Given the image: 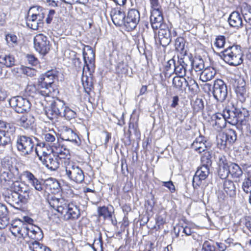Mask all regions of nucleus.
<instances>
[{
    "label": "nucleus",
    "instance_id": "f257e3e1",
    "mask_svg": "<svg viewBox=\"0 0 251 251\" xmlns=\"http://www.w3.org/2000/svg\"><path fill=\"white\" fill-rule=\"evenodd\" d=\"M248 110L243 107H238L233 105L231 108L224 109L223 113H216L211 117V124L217 130H221L226 126V122L236 126L239 130H242L249 117Z\"/></svg>",
    "mask_w": 251,
    "mask_h": 251
},
{
    "label": "nucleus",
    "instance_id": "f03ea898",
    "mask_svg": "<svg viewBox=\"0 0 251 251\" xmlns=\"http://www.w3.org/2000/svg\"><path fill=\"white\" fill-rule=\"evenodd\" d=\"M58 73L56 70H50L41 76L38 81L37 90L39 95L43 97L49 96L53 90L52 85Z\"/></svg>",
    "mask_w": 251,
    "mask_h": 251
},
{
    "label": "nucleus",
    "instance_id": "7ed1b4c3",
    "mask_svg": "<svg viewBox=\"0 0 251 251\" xmlns=\"http://www.w3.org/2000/svg\"><path fill=\"white\" fill-rule=\"evenodd\" d=\"M45 13L42 7L33 6L28 11V15L26 19L27 26L33 30H37L39 27L43 26V20Z\"/></svg>",
    "mask_w": 251,
    "mask_h": 251
},
{
    "label": "nucleus",
    "instance_id": "20e7f679",
    "mask_svg": "<svg viewBox=\"0 0 251 251\" xmlns=\"http://www.w3.org/2000/svg\"><path fill=\"white\" fill-rule=\"evenodd\" d=\"M35 143L32 137L25 135L18 136L16 139V147L21 154L27 156L33 152Z\"/></svg>",
    "mask_w": 251,
    "mask_h": 251
},
{
    "label": "nucleus",
    "instance_id": "39448f33",
    "mask_svg": "<svg viewBox=\"0 0 251 251\" xmlns=\"http://www.w3.org/2000/svg\"><path fill=\"white\" fill-rule=\"evenodd\" d=\"M66 105L64 101L56 99L50 106L44 109L45 114L50 120L57 119L62 116Z\"/></svg>",
    "mask_w": 251,
    "mask_h": 251
},
{
    "label": "nucleus",
    "instance_id": "423d86ee",
    "mask_svg": "<svg viewBox=\"0 0 251 251\" xmlns=\"http://www.w3.org/2000/svg\"><path fill=\"white\" fill-rule=\"evenodd\" d=\"M65 175L71 181L76 183H81L84 179V175L82 169L73 162L69 163L64 167Z\"/></svg>",
    "mask_w": 251,
    "mask_h": 251
},
{
    "label": "nucleus",
    "instance_id": "0eeeda50",
    "mask_svg": "<svg viewBox=\"0 0 251 251\" xmlns=\"http://www.w3.org/2000/svg\"><path fill=\"white\" fill-rule=\"evenodd\" d=\"M9 104L17 113L28 112L31 104L28 100L21 96L14 97L9 100Z\"/></svg>",
    "mask_w": 251,
    "mask_h": 251
},
{
    "label": "nucleus",
    "instance_id": "6e6552de",
    "mask_svg": "<svg viewBox=\"0 0 251 251\" xmlns=\"http://www.w3.org/2000/svg\"><path fill=\"white\" fill-rule=\"evenodd\" d=\"M213 95L217 101L223 102L227 95L226 84L222 79L215 80L213 87Z\"/></svg>",
    "mask_w": 251,
    "mask_h": 251
},
{
    "label": "nucleus",
    "instance_id": "1a4fd4ad",
    "mask_svg": "<svg viewBox=\"0 0 251 251\" xmlns=\"http://www.w3.org/2000/svg\"><path fill=\"white\" fill-rule=\"evenodd\" d=\"M185 40L184 38L178 37L175 40V49L178 52H179L180 55L177 56H174L173 57L167 61V63H176V59H177V63H184V56L186 55L187 50L185 48Z\"/></svg>",
    "mask_w": 251,
    "mask_h": 251
},
{
    "label": "nucleus",
    "instance_id": "9d476101",
    "mask_svg": "<svg viewBox=\"0 0 251 251\" xmlns=\"http://www.w3.org/2000/svg\"><path fill=\"white\" fill-rule=\"evenodd\" d=\"M47 200L50 205L61 215L70 203L68 200L61 197L57 198L52 194L49 195Z\"/></svg>",
    "mask_w": 251,
    "mask_h": 251
},
{
    "label": "nucleus",
    "instance_id": "9b49d317",
    "mask_svg": "<svg viewBox=\"0 0 251 251\" xmlns=\"http://www.w3.org/2000/svg\"><path fill=\"white\" fill-rule=\"evenodd\" d=\"M139 12L135 9H130L125 21V27L128 31L134 30L140 21Z\"/></svg>",
    "mask_w": 251,
    "mask_h": 251
},
{
    "label": "nucleus",
    "instance_id": "f8f14e48",
    "mask_svg": "<svg viewBox=\"0 0 251 251\" xmlns=\"http://www.w3.org/2000/svg\"><path fill=\"white\" fill-rule=\"evenodd\" d=\"M34 44L35 50L41 54H47L50 50V42L47 37L43 34H38L35 37Z\"/></svg>",
    "mask_w": 251,
    "mask_h": 251
},
{
    "label": "nucleus",
    "instance_id": "ddd939ff",
    "mask_svg": "<svg viewBox=\"0 0 251 251\" xmlns=\"http://www.w3.org/2000/svg\"><path fill=\"white\" fill-rule=\"evenodd\" d=\"M27 227L28 225L25 222L18 219L13 222L9 229L12 234L15 237L19 238H25Z\"/></svg>",
    "mask_w": 251,
    "mask_h": 251
},
{
    "label": "nucleus",
    "instance_id": "4468645a",
    "mask_svg": "<svg viewBox=\"0 0 251 251\" xmlns=\"http://www.w3.org/2000/svg\"><path fill=\"white\" fill-rule=\"evenodd\" d=\"M241 47L239 46H232L228 47L222 51V57L226 63H229L231 60H233L234 58H238L242 63Z\"/></svg>",
    "mask_w": 251,
    "mask_h": 251
},
{
    "label": "nucleus",
    "instance_id": "2eb2a0df",
    "mask_svg": "<svg viewBox=\"0 0 251 251\" xmlns=\"http://www.w3.org/2000/svg\"><path fill=\"white\" fill-rule=\"evenodd\" d=\"M230 162L228 161L226 157L220 154L218 157V174L222 179L226 178L230 174L229 165Z\"/></svg>",
    "mask_w": 251,
    "mask_h": 251
},
{
    "label": "nucleus",
    "instance_id": "dca6fc26",
    "mask_svg": "<svg viewBox=\"0 0 251 251\" xmlns=\"http://www.w3.org/2000/svg\"><path fill=\"white\" fill-rule=\"evenodd\" d=\"M80 215L78 206L70 202L62 214V217L65 221L77 219Z\"/></svg>",
    "mask_w": 251,
    "mask_h": 251
},
{
    "label": "nucleus",
    "instance_id": "f3484780",
    "mask_svg": "<svg viewBox=\"0 0 251 251\" xmlns=\"http://www.w3.org/2000/svg\"><path fill=\"white\" fill-rule=\"evenodd\" d=\"M209 174V166L202 165L196 171L193 179L194 188L201 185L202 180L206 179Z\"/></svg>",
    "mask_w": 251,
    "mask_h": 251
},
{
    "label": "nucleus",
    "instance_id": "a211bd4d",
    "mask_svg": "<svg viewBox=\"0 0 251 251\" xmlns=\"http://www.w3.org/2000/svg\"><path fill=\"white\" fill-rule=\"evenodd\" d=\"M61 139L63 140L71 142L75 145L78 146L81 140L77 135L71 128L64 127L61 133Z\"/></svg>",
    "mask_w": 251,
    "mask_h": 251
},
{
    "label": "nucleus",
    "instance_id": "6ab92c4d",
    "mask_svg": "<svg viewBox=\"0 0 251 251\" xmlns=\"http://www.w3.org/2000/svg\"><path fill=\"white\" fill-rule=\"evenodd\" d=\"M41 162L48 169L55 171L59 168L61 161L51 152V155L45 156L41 159Z\"/></svg>",
    "mask_w": 251,
    "mask_h": 251
},
{
    "label": "nucleus",
    "instance_id": "aec40b11",
    "mask_svg": "<svg viewBox=\"0 0 251 251\" xmlns=\"http://www.w3.org/2000/svg\"><path fill=\"white\" fill-rule=\"evenodd\" d=\"M24 176L26 178L28 182L36 190L39 192H43L44 191V182L42 183V181H40L32 173L28 171L24 172Z\"/></svg>",
    "mask_w": 251,
    "mask_h": 251
},
{
    "label": "nucleus",
    "instance_id": "412c9836",
    "mask_svg": "<svg viewBox=\"0 0 251 251\" xmlns=\"http://www.w3.org/2000/svg\"><path fill=\"white\" fill-rule=\"evenodd\" d=\"M51 152L57 156L62 161V159H66L70 155L69 150L63 146H61L57 141L56 145H51Z\"/></svg>",
    "mask_w": 251,
    "mask_h": 251
},
{
    "label": "nucleus",
    "instance_id": "4be33fe9",
    "mask_svg": "<svg viewBox=\"0 0 251 251\" xmlns=\"http://www.w3.org/2000/svg\"><path fill=\"white\" fill-rule=\"evenodd\" d=\"M192 147L195 150L201 153L208 150L211 147V144L207 141H203V137L200 136L197 138L192 144Z\"/></svg>",
    "mask_w": 251,
    "mask_h": 251
},
{
    "label": "nucleus",
    "instance_id": "5701e85b",
    "mask_svg": "<svg viewBox=\"0 0 251 251\" xmlns=\"http://www.w3.org/2000/svg\"><path fill=\"white\" fill-rule=\"evenodd\" d=\"M34 240L39 241L43 238V234L42 230L38 226H33L32 225L28 226L25 237Z\"/></svg>",
    "mask_w": 251,
    "mask_h": 251
},
{
    "label": "nucleus",
    "instance_id": "b1692460",
    "mask_svg": "<svg viewBox=\"0 0 251 251\" xmlns=\"http://www.w3.org/2000/svg\"><path fill=\"white\" fill-rule=\"evenodd\" d=\"M111 19L113 23L116 26H125L126 15L123 10L121 9H115L112 12Z\"/></svg>",
    "mask_w": 251,
    "mask_h": 251
},
{
    "label": "nucleus",
    "instance_id": "393cba45",
    "mask_svg": "<svg viewBox=\"0 0 251 251\" xmlns=\"http://www.w3.org/2000/svg\"><path fill=\"white\" fill-rule=\"evenodd\" d=\"M245 85L246 83L242 78H239L235 80L234 84L235 91L241 101H244L245 100V96L246 93Z\"/></svg>",
    "mask_w": 251,
    "mask_h": 251
},
{
    "label": "nucleus",
    "instance_id": "a878e982",
    "mask_svg": "<svg viewBox=\"0 0 251 251\" xmlns=\"http://www.w3.org/2000/svg\"><path fill=\"white\" fill-rule=\"evenodd\" d=\"M228 22L231 26L237 29L243 25L242 15L237 11H234L230 14Z\"/></svg>",
    "mask_w": 251,
    "mask_h": 251
},
{
    "label": "nucleus",
    "instance_id": "bb28decb",
    "mask_svg": "<svg viewBox=\"0 0 251 251\" xmlns=\"http://www.w3.org/2000/svg\"><path fill=\"white\" fill-rule=\"evenodd\" d=\"M35 119L34 117L28 114L24 115L18 121V124L25 129L32 127L34 123Z\"/></svg>",
    "mask_w": 251,
    "mask_h": 251
},
{
    "label": "nucleus",
    "instance_id": "cd10ccee",
    "mask_svg": "<svg viewBox=\"0 0 251 251\" xmlns=\"http://www.w3.org/2000/svg\"><path fill=\"white\" fill-rule=\"evenodd\" d=\"M160 44L162 46L168 45L171 42V33L169 29H160L158 33Z\"/></svg>",
    "mask_w": 251,
    "mask_h": 251
},
{
    "label": "nucleus",
    "instance_id": "c85d7f7f",
    "mask_svg": "<svg viewBox=\"0 0 251 251\" xmlns=\"http://www.w3.org/2000/svg\"><path fill=\"white\" fill-rule=\"evenodd\" d=\"M8 210L6 205L0 203V228H4L9 223Z\"/></svg>",
    "mask_w": 251,
    "mask_h": 251
},
{
    "label": "nucleus",
    "instance_id": "c756f323",
    "mask_svg": "<svg viewBox=\"0 0 251 251\" xmlns=\"http://www.w3.org/2000/svg\"><path fill=\"white\" fill-rule=\"evenodd\" d=\"M216 71L213 67H207L201 73V78L204 82L211 80L215 75Z\"/></svg>",
    "mask_w": 251,
    "mask_h": 251
},
{
    "label": "nucleus",
    "instance_id": "7c9ffc66",
    "mask_svg": "<svg viewBox=\"0 0 251 251\" xmlns=\"http://www.w3.org/2000/svg\"><path fill=\"white\" fill-rule=\"evenodd\" d=\"M44 188L50 190L52 193V190H58L60 185L56 179L50 177L44 180Z\"/></svg>",
    "mask_w": 251,
    "mask_h": 251
},
{
    "label": "nucleus",
    "instance_id": "2f4dec72",
    "mask_svg": "<svg viewBox=\"0 0 251 251\" xmlns=\"http://www.w3.org/2000/svg\"><path fill=\"white\" fill-rule=\"evenodd\" d=\"M224 189L230 197L236 196V186L234 183L230 180H226L224 183Z\"/></svg>",
    "mask_w": 251,
    "mask_h": 251
},
{
    "label": "nucleus",
    "instance_id": "473e14b6",
    "mask_svg": "<svg viewBox=\"0 0 251 251\" xmlns=\"http://www.w3.org/2000/svg\"><path fill=\"white\" fill-rule=\"evenodd\" d=\"M242 13L245 21L248 24L245 26L246 32H251V7L247 6L244 9L242 10Z\"/></svg>",
    "mask_w": 251,
    "mask_h": 251
},
{
    "label": "nucleus",
    "instance_id": "72a5a7b5",
    "mask_svg": "<svg viewBox=\"0 0 251 251\" xmlns=\"http://www.w3.org/2000/svg\"><path fill=\"white\" fill-rule=\"evenodd\" d=\"M12 192H15L16 193L25 192V190L28 189L25 187V184L19 181L13 180L10 183H9L8 185Z\"/></svg>",
    "mask_w": 251,
    "mask_h": 251
},
{
    "label": "nucleus",
    "instance_id": "f704fd0d",
    "mask_svg": "<svg viewBox=\"0 0 251 251\" xmlns=\"http://www.w3.org/2000/svg\"><path fill=\"white\" fill-rule=\"evenodd\" d=\"M230 175L233 178H239L243 174V171L240 166L235 163L230 162V164H229Z\"/></svg>",
    "mask_w": 251,
    "mask_h": 251
},
{
    "label": "nucleus",
    "instance_id": "c9c22d12",
    "mask_svg": "<svg viewBox=\"0 0 251 251\" xmlns=\"http://www.w3.org/2000/svg\"><path fill=\"white\" fill-rule=\"evenodd\" d=\"M186 84L192 95H195L199 92V86L195 79L188 77L186 80Z\"/></svg>",
    "mask_w": 251,
    "mask_h": 251
},
{
    "label": "nucleus",
    "instance_id": "e433bc0d",
    "mask_svg": "<svg viewBox=\"0 0 251 251\" xmlns=\"http://www.w3.org/2000/svg\"><path fill=\"white\" fill-rule=\"evenodd\" d=\"M19 193L11 191L6 197L7 201L14 207L20 206V200L19 199Z\"/></svg>",
    "mask_w": 251,
    "mask_h": 251
},
{
    "label": "nucleus",
    "instance_id": "4c0bfd02",
    "mask_svg": "<svg viewBox=\"0 0 251 251\" xmlns=\"http://www.w3.org/2000/svg\"><path fill=\"white\" fill-rule=\"evenodd\" d=\"M84 63H93L95 60V54L92 49H89L83 52Z\"/></svg>",
    "mask_w": 251,
    "mask_h": 251
},
{
    "label": "nucleus",
    "instance_id": "58836bf2",
    "mask_svg": "<svg viewBox=\"0 0 251 251\" xmlns=\"http://www.w3.org/2000/svg\"><path fill=\"white\" fill-rule=\"evenodd\" d=\"M43 136L45 141L49 144H52V145H56V144L54 143L56 141V134L54 132L52 133H45L43 134Z\"/></svg>",
    "mask_w": 251,
    "mask_h": 251
},
{
    "label": "nucleus",
    "instance_id": "ea45409f",
    "mask_svg": "<svg viewBox=\"0 0 251 251\" xmlns=\"http://www.w3.org/2000/svg\"><path fill=\"white\" fill-rule=\"evenodd\" d=\"M98 213L100 217H102L104 219L112 217V213L105 206L98 207Z\"/></svg>",
    "mask_w": 251,
    "mask_h": 251
},
{
    "label": "nucleus",
    "instance_id": "a19ab883",
    "mask_svg": "<svg viewBox=\"0 0 251 251\" xmlns=\"http://www.w3.org/2000/svg\"><path fill=\"white\" fill-rule=\"evenodd\" d=\"M13 175L12 173L4 171L0 175V179L1 181H4L8 185L9 183H11L13 180Z\"/></svg>",
    "mask_w": 251,
    "mask_h": 251
},
{
    "label": "nucleus",
    "instance_id": "79ce46f5",
    "mask_svg": "<svg viewBox=\"0 0 251 251\" xmlns=\"http://www.w3.org/2000/svg\"><path fill=\"white\" fill-rule=\"evenodd\" d=\"M76 117V113L75 111L66 106L62 117H64L67 120H70L75 118Z\"/></svg>",
    "mask_w": 251,
    "mask_h": 251
},
{
    "label": "nucleus",
    "instance_id": "37998d69",
    "mask_svg": "<svg viewBox=\"0 0 251 251\" xmlns=\"http://www.w3.org/2000/svg\"><path fill=\"white\" fill-rule=\"evenodd\" d=\"M225 135L226 136L228 143L229 144L234 143L237 139V135L235 131L232 129H228L226 132L225 133Z\"/></svg>",
    "mask_w": 251,
    "mask_h": 251
},
{
    "label": "nucleus",
    "instance_id": "c03bdc74",
    "mask_svg": "<svg viewBox=\"0 0 251 251\" xmlns=\"http://www.w3.org/2000/svg\"><path fill=\"white\" fill-rule=\"evenodd\" d=\"M212 154L208 151H206L204 152V154L201 157V161L203 165H206L209 166L212 163Z\"/></svg>",
    "mask_w": 251,
    "mask_h": 251
},
{
    "label": "nucleus",
    "instance_id": "a18cd8bd",
    "mask_svg": "<svg viewBox=\"0 0 251 251\" xmlns=\"http://www.w3.org/2000/svg\"><path fill=\"white\" fill-rule=\"evenodd\" d=\"M217 144L220 149H224L228 143L225 133L220 134L217 137Z\"/></svg>",
    "mask_w": 251,
    "mask_h": 251
},
{
    "label": "nucleus",
    "instance_id": "49530a36",
    "mask_svg": "<svg viewBox=\"0 0 251 251\" xmlns=\"http://www.w3.org/2000/svg\"><path fill=\"white\" fill-rule=\"evenodd\" d=\"M186 64H174L175 67V72L176 74L182 76L186 74V69L185 65Z\"/></svg>",
    "mask_w": 251,
    "mask_h": 251
},
{
    "label": "nucleus",
    "instance_id": "de8ad7c7",
    "mask_svg": "<svg viewBox=\"0 0 251 251\" xmlns=\"http://www.w3.org/2000/svg\"><path fill=\"white\" fill-rule=\"evenodd\" d=\"M150 21L151 26L153 29H157L160 28L163 22V18L158 17L156 18H151Z\"/></svg>",
    "mask_w": 251,
    "mask_h": 251
},
{
    "label": "nucleus",
    "instance_id": "09e8293b",
    "mask_svg": "<svg viewBox=\"0 0 251 251\" xmlns=\"http://www.w3.org/2000/svg\"><path fill=\"white\" fill-rule=\"evenodd\" d=\"M45 246L37 240L31 242L29 244V248L32 251H42Z\"/></svg>",
    "mask_w": 251,
    "mask_h": 251
},
{
    "label": "nucleus",
    "instance_id": "8fccbe9b",
    "mask_svg": "<svg viewBox=\"0 0 251 251\" xmlns=\"http://www.w3.org/2000/svg\"><path fill=\"white\" fill-rule=\"evenodd\" d=\"M15 131V126L11 124L6 123L2 130H0V132H4L5 134L8 135L10 137Z\"/></svg>",
    "mask_w": 251,
    "mask_h": 251
},
{
    "label": "nucleus",
    "instance_id": "3c124183",
    "mask_svg": "<svg viewBox=\"0 0 251 251\" xmlns=\"http://www.w3.org/2000/svg\"><path fill=\"white\" fill-rule=\"evenodd\" d=\"M193 106L194 110L199 112L204 108L203 101L201 99L197 98L193 102Z\"/></svg>",
    "mask_w": 251,
    "mask_h": 251
},
{
    "label": "nucleus",
    "instance_id": "603ef678",
    "mask_svg": "<svg viewBox=\"0 0 251 251\" xmlns=\"http://www.w3.org/2000/svg\"><path fill=\"white\" fill-rule=\"evenodd\" d=\"M186 79L182 76H177L174 77L173 84L176 88L180 89L182 86L183 83H186Z\"/></svg>",
    "mask_w": 251,
    "mask_h": 251
},
{
    "label": "nucleus",
    "instance_id": "864d4df0",
    "mask_svg": "<svg viewBox=\"0 0 251 251\" xmlns=\"http://www.w3.org/2000/svg\"><path fill=\"white\" fill-rule=\"evenodd\" d=\"M242 187L244 192L247 194L251 193V180L250 177L245 178L242 184Z\"/></svg>",
    "mask_w": 251,
    "mask_h": 251
},
{
    "label": "nucleus",
    "instance_id": "5fc2aeb1",
    "mask_svg": "<svg viewBox=\"0 0 251 251\" xmlns=\"http://www.w3.org/2000/svg\"><path fill=\"white\" fill-rule=\"evenodd\" d=\"M20 70L23 74L30 77L36 75V74L37 73V71L36 70V69L32 67H30L22 66L20 68Z\"/></svg>",
    "mask_w": 251,
    "mask_h": 251
},
{
    "label": "nucleus",
    "instance_id": "6e6d98bb",
    "mask_svg": "<svg viewBox=\"0 0 251 251\" xmlns=\"http://www.w3.org/2000/svg\"><path fill=\"white\" fill-rule=\"evenodd\" d=\"M10 142L11 138L9 136L5 134L4 132H0V147H4Z\"/></svg>",
    "mask_w": 251,
    "mask_h": 251
},
{
    "label": "nucleus",
    "instance_id": "4d7b16f0",
    "mask_svg": "<svg viewBox=\"0 0 251 251\" xmlns=\"http://www.w3.org/2000/svg\"><path fill=\"white\" fill-rule=\"evenodd\" d=\"M5 39L9 46L14 47L17 44V37L15 35L8 34L6 36Z\"/></svg>",
    "mask_w": 251,
    "mask_h": 251
},
{
    "label": "nucleus",
    "instance_id": "13d9d810",
    "mask_svg": "<svg viewBox=\"0 0 251 251\" xmlns=\"http://www.w3.org/2000/svg\"><path fill=\"white\" fill-rule=\"evenodd\" d=\"M95 69V64H84L83 67V73H88L89 75H92Z\"/></svg>",
    "mask_w": 251,
    "mask_h": 251
},
{
    "label": "nucleus",
    "instance_id": "bf43d9fd",
    "mask_svg": "<svg viewBox=\"0 0 251 251\" xmlns=\"http://www.w3.org/2000/svg\"><path fill=\"white\" fill-rule=\"evenodd\" d=\"M30 191L28 189L25 190V192H22V193H19V199L20 200V204L21 203H25L27 202V200L29 199ZM21 205H20L19 206Z\"/></svg>",
    "mask_w": 251,
    "mask_h": 251
},
{
    "label": "nucleus",
    "instance_id": "052dcab7",
    "mask_svg": "<svg viewBox=\"0 0 251 251\" xmlns=\"http://www.w3.org/2000/svg\"><path fill=\"white\" fill-rule=\"evenodd\" d=\"M12 166L11 159L9 158H4L1 161V167L6 170H10Z\"/></svg>",
    "mask_w": 251,
    "mask_h": 251
},
{
    "label": "nucleus",
    "instance_id": "680f3d73",
    "mask_svg": "<svg viewBox=\"0 0 251 251\" xmlns=\"http://www.w3.org/2000/svg\"><path fill=\"white\" fill-rule=\"evenodd\" d=\"M226 38L223 35H219L216 38L214 45L218 48H223L225 44Z\"/></svg>",
    "mask_w": 251,
    "mask_h": 251
},
{
    "label": "nucleus",
    "instance_id": "e2e57ef3",
    "mask_svg": "<svg viewBox=\"0 0 251 251\" xmlns=\"http://www.w3.org/2000/svg\"><path fill=\"white\" fill-rule=\"evenodd\" d=\"M202 250L203 251H216L215 246L212 245L208 241H206L204 242Z\"/></svg>",
    "mask_w": 251,
    "mask_h": 251
},
{
    "label": "nucleus",
    "instance_id": "0e129e2a",
    "mask_svg": "<svg viewBox=\"0 0 251 251\" xmlns=\"http://www.w3.org/2000/svg\"><path fill=\"white\" fill-rule=\"evenodd\" d=\"M150 17H154V18H156L158 17L163 18L161 8L152 9V10L151 11V15Z\"/></svg>",
    "mask_w": 251,
    "mask_h": 251
},
{
    "label": "nucleus",
    "instance_id": "69168bd1",
    "mask_svg": "<svg viewBox=\"0 0 251 251\" xmlns=\"http://www.w3.org/2000/svg\"><path fill=\"white\" fill-rule=\"evenodd\" d=\"M192 70H194L196 72L203 70L204 64H191Z\"/></svg>",
    "mask_w": 251,
    "mask_h": 251
},
{
    "label": "nucleus",
    "instance_id": "338daca9",
    "mask_svg": "<svg viewBox=\"0 0 251 251\" xmlns=\"http://www.w3.org/2000/svg\"><path fill=\"white\" fill-rule=\"evenodd\" d=\"M162 183L163 186L168 188L172 193L175 191V187L172 181H163Z\"/></svg>",
    "mask_w": 251,
    "mask_h": 251
},
{
    "label": "nucleus",
    "instance_id": "774afa93",
    "mask_svg": "<svg viewBox=\"0 0 251 251\" xmlns=\"http://www.w3.org/2000/svg\"><path fill=\"white\" fill-rule=\"evenodd\" d=\"M180 229L181 230V232L184 233L186 236H189L191 235L192 231L191 228L187 226L185 227L180 226Z\"/></svg>",
    "mask_w": 251,
    "mask_h": 251
}]
</instances>
